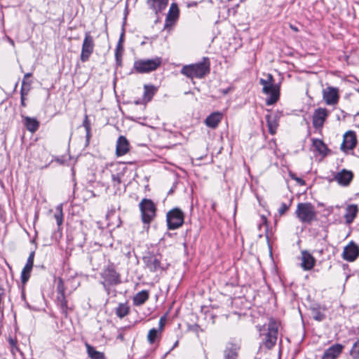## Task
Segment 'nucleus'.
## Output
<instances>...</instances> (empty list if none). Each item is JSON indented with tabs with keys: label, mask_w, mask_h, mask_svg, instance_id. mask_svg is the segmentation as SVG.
I'll use <instances>...</instances> for the list:
<instances>
[{
	"label": "nucleus",
	"mask_w": 359,
	"mask_h": 359,
	"mask_svg": "<svg viewBox=\"0 0 359 359\" xmlns=\"http://www.w3.org/2000/svg\"><path fill=\"white\" fill-rule=\"evenodd\" d=\"M210 72V62L207 57H204L201 62L184 65L182 69L181 73L188 78H203L205 75L208 74Z\"/></svg>",
	"instance_id": "obj_1"
},
{
	"label": "nucleus",
	"mask_w": 359,
	"mask_h": 359,
	"mask_svg": "<svg viewBox=\"0 0 359 359\" xmlns=\"http://www.w3.org/2000/svg\"><path fill=\"white\" fill-rule=\"evenodd\" d=\"M100 276L103 279L101 284L108 294L111 286H116L122 283L121 275L116 271L115 264L111 262L104 266L100 273Z\"/></svg>",
	"instance_id": "obj_2"
},
{
	"label": "nucleus",
	"mask_w": 359,
	"mask_h": 359,
	"mask_svg": "<svg viewBox=\"0 0 359 359\" xmlns=\"http://www.w3.org/2000/svg\"><path fill=\"white\" fill-rule=\"evenodd\" d=\"M162 63V58L156 57L152 59H140L135 60L131 73L147 74L157 69Z\"/></svg>",
	"instance_id": "obj_3"
},
{
	"label": "nucleus",
	"mask_w": 359,
	"mask_h": 359,
	"mask_svg": "<svg viewBox=\"0 0 359 359\" xmlns=\"http://www.w3.org/2000/svg\"><path fill=\"white\" fill-rule=\"evenodd\" d=\"M142 222L150 224L156 217L157 208L151 199L144 198L139 203Z\"/></svg>",
	"instance_id": "obj_4"
},
{
	"label": "nucleus",
	"mask_w": 359,
	"mask_h": 359,
	"mask_svg": "<svg viewBox=\"0 0 359 359\" xmlns=\"http://www.w3.org/2000/svg\"><path fill=\"white\" fill-rule=\"evenodd\" d=\"M295 214L303 223L311 224L317 219L315 207L311 203H298Z\"/></svg>",
	"instance_id": "obj_5"
},
{
	"label": "nucleus",
	"mask_w": 359,
	"mask_h": 359,
	"mask_svg": "<svg viewBox=\"0 0 359 359\" xmlns=\"http://www.w3.org/2000/svg\"><path fill=\"white\" fill-rule=\"evenodd\" d=\"M184 213L179 208H174L166 214L167 226L169 230H175L181 227L184 222Z\"/></svg>",
	"instance_id": "obj_6"
},
{
	"label": "nucleus",
	"mask_w": 359,
	"mask_h": 359,
	"mask_svg": "<svg viewBox=\"0 0 359 359\" xmlns=\"http://www.w3.org/2000/svg\"><path fill=\"white\" fill-rule=\"evenodd\" d=\"M162 256L151 252H147L142 257L143 263L145 267L152 273L157 272L159 270H165L161 264Z\"/></svg>",
	"instance_id": "obj_7"
},
{
	"label": "nucleus",
	"mask_w": 359,
	"mask_h": 359,
	"mask_svg": "<svg viewBox=\"0 0 359 359\" xmlns=\"http://www.w3.org/2000/svg\"><path fill=\"white\" fill-rule=\"evenodd\" d=\"M95 42L90 32L85 33L84 39L82 43L80 60L82 62L88 61L90 55L94 51Z\"/></svg>",
	"instance_id": "obj_8"
},
{
	"label": "nucleus",
	"mask_w": 359,
	"mask_h": 359,
	"mask_svg": "<svg viewBox=\"0 0 359 359\" xmlns=\"http://www.w3.org/2000/svg\"><path fill=\"white\" fill-rule=\"evenodd\" d=\"M354 177V174L351 170L342 169L341 171L336 172L332 179L330 182L335 181L337 184L343 187H348Z\"/></svg>",
	"instance_id": "obj_9"
},
{
	"label": "nucleus",
	"mask_w": 359,
	"mask_h": 359,
	"mask_svg": "<svg viewBox=\"0 0 359 359\" xmlns=\"http://www.w3.org/2000/svg\"><path fill=\"white\" fill-rule=\"evenodd\" d=\"M278 337V325L273 319H271L268 324V331L266 334L265 346L271 348L276 344Z\"/></svg>",
	"instance_id": "obj_10"
},
{
	"label": "nucleus",
	"mask_w": 359,
	"mask_h": 359,
	"mask_svg": "<svg viewBox=\"0 0 359 359\" xmlns=\"http://www.w3.org/2000/svg\"><path fill=\"white\" fill-rule=\"evenodd\" d=\"M357 143L358 140L355 133L353 130H348L343 136V142L340 149L344 153L347 154L349 150H353L356 147Z\"/></svg>",
	"instance_id": "obj_11"
},
{
	"label": "nucleus",
	"mask_w": 359,
	"mask_h": 359,
	"mask_svg": "<svg viewBox=\"0 0 359 359\" xmlns=\"http://www.w3.org/2000/svg\"><path fill=\"white\" fill-rule=\"evenodd\" d=\"M328 116L329 111L326 108L319 107L315 109L312 116L313 127L316 129L322 128Z\"/></svg>",
	"instance_id": "obj_12"
},
{
	"label": "nucleus",
	"mask_w": 359,
	"mask_h": 359,
	"mask_svg": "<svg viewBox=\"0 0 359 359\" xmlns=\"http://www.w3.org/2000/svg\"><path fill=\"white\" fill-rule=\"evenodd\" d=\"M341 257L347 262H354L359 257V246L354 241H351L344 247Z\"/></svg>",
	"instance_id": "obj_13"
},
{
	"label": "nucleus",
	"mask_w": 359,
	"mask_h": 359,
	"mask_svg": "<svg viewBox=\"0 0 359 359\" xmlns=\"http://www.w3.org/2000/svg\"><path fill=\"white\" fill-rule=\"evenodd\" d=\"M323 98L328 105L337 104L339 99V89L332 86L325 88L323 90Z\"/></svg>",
	"instance_id": "obj_14"
},
{
	"label": "nucleus",
	"mask_w": 359,
	"mask_h": 359,
	"mask_svg": "<svg viewBox=\"0 0 359 359\" xmlns=\"http://www.w3.org/2000/svg\"><path fill=\"white\" fill-rule=\"evenodd\" d=\"M267 91H262L263 93L269 95V97L266 99V104L268 106L276 104L280 97V86L275 83V81L267 88Z\"/></svg>",
	"instance_id": "obj_15"
},
{
	"label": "nucleus",
	"mask_w": 359,
	"mask_h": 359,
	"mask_svg": "<svg viewBox=\"0 0 359 359\" xmlns=\"http://www.w3.org/2000/svg\"><path fill=\"white\" fill-rule=\"evenodd\" d=\"M180 15V10L179 8L175 3H172L170 7L168 13L165 18V21L164 24V29H166L169 27H172L175 25Z\"/></svg>",
	"instance_id": "obj_16"
},
{
	"label": "nucleus",
	"mask_w": 359,
	"mask_h": 359,
	"mask_svg": "<svg viewBox=\"0 0 359 359\" xmlns=\"http://www.w3.org/2000/svg\"><path fill=\"white\" fill-rule=\"evenodd\" d=\"M34 251H32L29 253V255L27 260V263L22 270L21 282L23 285L26 284L30 278L31 271L34 266Z\"/></svg>",
	"instance_id": "obj_17"
},
{
	"label": "nucleus",
	"mask_w": 359,
	"mask_h": 359,
	"mask_svg": "<svg viewBox=\"0 0 359 359\" xmlns=\"http://www.w3.org/2000/svg\"><path fill=\"white\" fill-rule=\"evenodd\" d=\"M301 266L304 271L311 270L316 264V259L307 250L302 251Z\"/></svg>",
	"instance_id": "obj_18"
},
{
	"label": "nucleus",
	"mask_w": 359,
	"mask_h": 359,
	"mask_svg": "<svg viewBox=\"0 0 359 359\" xmlns=\"http://www.w3.org/2000/svg\"><path fill=\"white\" fill-rule=\"evenodd\" d=\"M130 148V144L126 137L121 135L116 141V154L117 156H124L128 153Z\"/></svg>",
	"instance_id": "obj_19"
},
{
	"label": "nucleus",
	"mask_w": 359,
	"mask_h": 359,
	"mask_svg": "<svg viewBox=\"0 0 359 359\" xmlns=\"http://www.w3.org/2000/svg\"><path fill=\"white\" fill-rule=\"evenodd\" d=\"M23 120L22 123L26 129L32 133H34L39 128V121L34 117L22 116Z\"/></svg>",
	"instance_id": "obj_20"
},
{
	"label": "nucleus",
	"mask_w": 359,
	"mask_h": 359,
	"mask_svg": "<svg viewBox=\"0 0 359 359\" xmlns=\"http://www.w3.org/2000/svg\"><path fill=\"white\" fill-rule=\"evenodd\" d=\"M358 211L359 208L355 204H351L346 207V212L344 215L346 224H350L354 221L358 213Z\"/></svg>",
	"instance_id": "obj_21"
},
{
	"label": "nucleus",
	"mask_w": 359,
	"mask_h": 359,
	"mask_svg": "<svg viewBox=\"0 0 359 359\" xmlns=\"http://www.w3.org/2000/svg\"><path fill=\"white\" fill-rule=\"evenodd\" d=\"M222 119V114L220 112H213L210 114L205 120L207 126L211 128H216Z\"/></svg>",
	"instance_id": "obj_22"
},
{
	"label": "nucleus",
	"mask_w": 359,
	"mask_h": 359,
	"mask_svg": "<svg viewBox=\"0 0 359 359\" xmlns=\"http://www.w3.org/2000/svg\"><path fill=\"white\" fill-rule=\"evenodd\" d=\"M57 306L60 308L61 313L65 318H67L69 311H72V309L69 307L67 305V301L66 299L65 294H59L56 299Z\"/></svg>",
	"instance_id": "obj_23"
},
{
	"label": "nucleus",
	"mask_w": 359,
	"mask_h": 359,
	"mask_svg": "<svg viewBox=\"0 0 359 359\" xmlns=\"http://www.w3.org/2000/svg\"><path fill=\"white\" fill-rule=\"evenodd\" d=\"M149 298V292L147 290L137 292L133 297V304L135 306L143 305Z\"/></svg>",
	"instance_id": "obj_24"
},
{
	"label": "nucleus",
	"mask_w": 359,
	"mask_h": 359,
	"mask_svg": "<svg viewBox=\"0 0 359 359\" xmlns=\"http://www.w3.org/2000/svg\"><path fill=\"white\" fill-rule=\"evenodd\" d=\"M344 346L340 344H334L324 352L325 355L332 359H337L342 353Z\"/></svg>",
	"instance_id": "obj_25"
},
{
	"label": "nucleus",
	"mask_w": 359,
	"mask_h": 359,
	"mask_svg": "<svg viewBox=\"0 0 359 359\" xmlns=\"http://www.w3.org/2000/svg\"><path fill=\"white\" fill-rule=\"evenodd\" d=\"M157 91L158 88L155 86L145 84L144 86L143 102L145 104L150 102Z\"/></svg>",
	"instance_id": "obj_26"
},
{
	"label": "nucleus",
	"mask_w": 359,
	"mask_h": 359,
	"mask_svg": "<svg viewBox=\"0 0 359 359\" xmlns=\"http://www.w3.org/2000/svg\"><path fill=\"white\" fill-rule=\"evenodd\" d=\"M148 4L150 5V7L154 10L155 13L158 15L165 9L168 4V0H149Z\"/></svg>",
	"instance_id": "obj_27"
},
{
	"label": "nucleus",
	"mask_w": 359,
	"mask_h": 359,
	"mask_svg": "<svg viewBox=\"0 0 359 359\" xmlns=\"http://www.w3.org/2000/svg\"><path fill=\"white\" fill-rule=\"evenodd\" d=\"M312 146L317 152L324 156H327L330 151L327 146L320 139H312Z\"/></svg>",
	"instance_id": "obj_28"
},
{
	"label": "nucleus",
	"mask_w": 359,
	"mask_h": 359,
	"mask_svg": "<svg viewBox=\"0 0 359 359\" xmlns=\"http://www.w3.org/2000/svg\"><path fill=\"white\" fill-rule=\"evenodd\" d=\"M239 347L235 344H229L224 351V359H237Z\"/></svg>",
	"instance_id": "obj_29"
},
{
	"label": "nucleus",
	"mask_w": 359,
	"mask_h": 359,
	"mask_svg": "<svg viewBox=\"0 0 359 359\" xmlns=\"http://www.w3.org/2000/svg\"><path fill=\"white\" fill-rule=\"evenodd\" d=\"M265 118L266 121L269 133L271 135H275L276 133V129L278 126L276 118L275 116H272L270 114H267L266 115Z\"/></svg>",
	"instance_id": "obj_30"
},
{
	"label": "nucleus",
	"mask_w": 359,
	"mask_h": 359,
	"mask_svg": "<svg viewBox=\"0 0 359 359\" xmlns=\"http://www.w3.org/2000/svg\"><path fill=\"white\" fill-rule=\"evenodd\" d=\"M130 308L128 303H119L118 306L115 309V313L119 318H123L130 313Z\"/></svg>",
	"instance_id": "obj_31"
},
{
	"label": "nucleus",
	"mask_w": 359,
	"mask_h": 359,
	"mask_svg": "<svg viewBox=\"0 0 359 359\" xmlns=\"http://www.w3.org/2000/svg\"><path fill=\"white\" fill-rule=\"evenodd\" d=\"M86 351L88 357L90 359H106L104 353L95 350V347L88 344H86Z\"/></svg>",
	"instance_id": "obj_32"
},
{
	"label": "nucleus",
	"mask_w": 359,
	"mask_h": 359,
	"mask_svg": "<svg viewBox=\"0 0 359 359\" xmlns=\"http://www.w3.org/2000/svg\"><path fill=\"white\" fill-rule=\"evenodd\" d=\"M82 126L86 130V147H87L90 143V140L91 137V127H90V121L88 118V116L85 114L84 119L82 123Z\"/></svg>",
	"instance_id": "obj_33"
},
{
	"label": "nucleus",
	"mask_w": 359,
	"mask_h": 359,
	"mask_svg": "<svg viewBox=\"0 0 359 359\" xmlns=\"http://www.w3.org/2000/svg\"><path fill=\"white\" fill-rule=\"evenodd\" d=\"M54 217L56 220L57 226H61L63 222V212L61 204L56 207V212L54 215Z\"/></svg>",
	"instance_id": "obj_34"
},
{
	"label": "nucleus",
	"mask_w": 359,
	"mask_h": 359,
	"mask_svg": "<svg viewBox=\"0 0 359 359\" xmlns=\"http://www.w3.org/2000/svg\"><path fill=\"white\" fill-rule=\"evenodd\" d=\"M274 81L273 76L271 74L267 75V79H260L259 83L263 86L262 91H267V88Z\"/></svg>",
	"instance_id": "obj_35"
},
{
	"label": "nucleus",
	"mask_w": 359,
	"mask_h": 359,
	"mask_svg": "<svg viewBox=\"0 0 359 359\" xmlns=\"http://www.w3.org/2000/svg\"><path fill=\"white\" fill-rule=\"evenodd\" d=\"M311 313L313 318L316 321L320 322L325 319V313H322L318 309L312 308Z\"/></svg>",
	"instance_id": "obj_36"
},
{
	"label": "nucleus",
	"mask_w": 359,
	"mask_h": 359,
	"mask_svg": "<svg viewBox=\"0 0 359 359\" xmlns=\"http://www.w3.org/2000/svg\"><path fill=\"white\" fill-rule=\"evenodd\" d=\"M350 355L353 359H359V338L353 344L350 351Z\"/></svg>",
	"instance_id": "obj_37"
},
{
	"label": "nucleus",
	"mask_w": 359,
	"mask_h": 359,
	"mask_svg": "<svg viewBox=\"0 0 359 359\" xmlns=\"http://www.w3.org/2000/svg\"><path fill=\"white\" fill-rule=\"evenodd\" d=\"M158 332H160L156 328H152L149 331L147 339L149 344H152L155 342L156 339L158 337Z\"/></svg>",
	"instance_id": "obj_38"
},
{
	"label": "nucleus",
	"mask_w": 359,
	"mask_h": 359,
	"mask_svg": "<svg viewBox=\"0 0 359 359\" xmlns=\"http://www.w3.org/2000/svg\"><path fill=\"white\" fill-rule=\"evenodd\" d=\"M57 295L65 294V283H64L63 280L61 278H59L58 281H57Z\"/></svg>",
	"instance_id": "obj_39"
},
{
	"label": "nucleus",
	"mask_w": 359,
	"mask_h": 359,
	"mask_svg": "<svg viewBox=\"0 0 359 359\" xmlns=\"http://www.w3.org/2000/svg\"><path fill=\"white\" fill-rule=\"evenodd\" d=\"M113 186L117 187V189L119 188L120 184H121V175L118 174H113L111 175Z\"/></svg>",
	"instance_id": "obj_40"
},
{
	"label": "nucleus",
	"mask_w": 359,
	"mask_h": 359,
	"mask_svg": "<svg viewBox=\"0 0 359 359\" xmlns=\"http://www.w3.org/2000/svg\"><path fill=\"white\" fill-rule=\"evenodd\" d=\"M126 14L125 15V17L123 18V25H122L121 33L120 34L119 39H118V41L117 44L123 45V43L124 38H125V25H126Z\"/></svg>",
	"instance_id": "obj_41"
},
{
	"label": "nucleus",
	"mask_w": 359,
	"mask_h": 359,
	"mask_svg": "<svg viewBox=\"0 0 359 359\" xmlns=\"http://www.w3.org/2000/svg\"><path fill=\"white\" fill-rule=\"evenodd\" d=\"M290 206V204H286L285 203H282L280 208H278V212L279 213L280 215H284L287 211V210L289 209Z\"/></svg>",
	"instance_id": "obj_42"
},
{
	"label": "nucleus",
	"mask_w": 359,
	"mask_h": 359,
	"mask_svg": "<svg viewBox=\"0 0 359 359\" xmlns=\"http://www.w3.org/2000/svg\"><path fill=\"white\" fill-rule=\"evenodd\" d=\"M123 52V46L121 44H117L115 49V56H122Z\"/></svg>",
	"instance_id": "obj_43"
},
{
	"label": "nucleus",
	"mask_w": 359,
	"mask_h": 359,
	"mask_svg": "<svg viewBox=\"0 0 359 359\" xmlns=\"http://www.w3.org/2000/svg\"><path fill=\"white\" fill-rule=\"evenodd\" d=\"M290 175L291 178L295 180L299 185H305L306 182L302 178L297 177L294 174H290Z\"/></svg>",
	"instance_id": "obj_44"
},
{
	"label": "nucleus",
	"mask_w": 359,
	"mask_h": 359,
	"mask_svg": "<svg viewBox=\"0 0 359 359\" xmlns=\"http://www.w3.org/2000/svg\"><path fill=\"white\" fill-rule=\"evenodd\" d=\"M31 89H29L28 87L21 86L20 88V97H27Z\"/></svg>",
	"instance_id": "obj_45"
},
{
	"label": "nucleus",
	"mask_w": 359,
	"mask_h": 359,
	"mask_svg": "<svg viewBox=\"0 0 359 359\" xmlns=\"http://www.w3.org/2000/svg\"><path fill=\"white\" fill-rule=\"evenodd\" d=\"M165 320H165V316H162V317L160 318V320H159V323H158V324H159V328H158V330L160 332H162V330H163V327H164V326H165Z\"/></svg>",
	"instance_id": "obj_46"
},
{
	"label": "nucleus",
	"mask_w": 359,
	"mask_h": 359,
	"mask_svg": "<svg viewBox=\"0 0 359 359\" xmlns=\"http://www.w3.org/2000/svg\"><path fill=\"white\" fill-rule=\"evenodd\" d=\"M8 343H9V344L11 346L12 348L18 349V347H17V340L15 339H13L12 337H9L8 339Z\"/></svg>",
	"instance_id": "obj_47"
},
{
	"label": "nucleus",
	"mask_w": 359,
	"mask_h": 359,
	"mask_svg": "<svg viewBox=\"0 0 359 359\" xmlns=\"http://www.w3.org/2000/svg\"><path fill=\"white\" fill-rule=\"evenodd\" d=\"M32 81H30V80H25V79H22V86H25V87H28L29 89H31L32 88Z\"/></svg>",
	"instance_id": "obj_48"
},
{
	"label": "nucleus",
	"mask_w": 359,
	"mask_h": 359,
	"mask_svg": "<svg viewBox=\"0 0 359 359\" xmlns=\"http://www.w3.org/2000/svg\"><path fill=\"white\" fill-rule=\"evenodd\" d=\"M116 63L118 66L122 65V56H115Z\"/></svg>",
	"instance_id": "obj_49"
},
{
	"label": "nucleus",
	"mask_w": 359,
	"mask_h": 359,
	"mask_svg": "<svg viewBox=\"0 0 359 359\" xmlns=\"http://www.w3.org/2000/svg\"><path fill=\"white\" fill-rule=\"evenodd\" d=\"M26 99H27V97H20V105L22 107H27V104L25 102Z\"/></svg>",
	"instance_id": "obj_50"
},
{
	"label": "nucleus",
	"mask_w": 359,
	"mask_h": 359,
	"mask_svg": "<svg viewBox=\"0 0 359 359\" xmlns=\"http://www.w3.org/2000/svg\"><path fill=\"white\" fill-rule=\"evenodd\" d=\"M231 88H227L226 89H222L220 90L219 91L223 94V95H226L228 94L230 91H231Z\"/></svg>",
	"instance_id": "obj_51"
},
{
	"label": "nucleus",
	"mask_w": 359,
	"mask_h": 359,
	"mask_svg": "<svg viewBox=\"0 0 359 359\" xmlns=\"http://www.w3.org/2000/svg\"><path fill=\"white\" fill-rule=\"evenodd\" d=\"M32 73H26L24 76L23 79L28 80L29 78L32 77Z\"/></svg>",
	"instance_id": "obj_52"
},
{
	"label": "nucleus",
	"mask_w": 359,
	"mask_h": 359,
	"mask_svg": "<svg viewBox=\"0 0 359 359\" xmlns=\"http://www.w3.org/2000/svg\"><path fill=\"white\" fill-rule=\"evenodd\" d=\"M134 103L136 104V105H138V104H145L144 102H143V99L142 100H137L135 101H134Z\"/></svg>",
	"instance_id": "obj_53"
},
{
	"label": "nucleus",
	"mask_w": 359,
	"mask_h": 359,
	"mask_svg": "<svg viewBox=\"0 0 359 359\" xmlns=\"http://www.w3.org/2000/svg\"><path fill=\"white\" fill-rule=\"evenodd\" d=\"M196 5H197V3L195 1L189 2L187 4V7L196 6Z\"/></svg>",
	"instance_id": "obj_54"
},
{
	"label": "nucleus",
	"mask_w": 359,
	"mask_h": 359,
	"mask_svg": "<svg viewBox=\"0 0 359 359\" xmlns=\"http://www.w3.org/2000/svg\"><path fill=\"white\" fill-rule=\"evenodd\" d=\"M261 219H262V224H266L267 219H266V217L265 216L262 215L261 217Z\"/></svg>",
	"instance_id": "obj_55"
},
{
	"label": "nucleus",
	"mask_w": 359,
	"mask_h": 359,
	"mask_svg": "<svg viewBox=\"0 0 359 359\" xmlns=\"http://www.w3.org/2000/svg\"><path fill=\"white\" fill-rule=\"evenodd\" d=\"M178 345V341H176L175 343L174 344L173 346L170 348V350L168 351V353L170 351H171L172 350H173L175 347H177Z\"/></svg>",
	"instance_id": "obj_56"
},
{
	"label": "nucleus",
	"mask_w": 359,
	"mask_h": 359,
	"mask_svg": "<svg viewBox=\"0 0 359 359\" xmlns=\"http://www.w3.org/2000/svg\"><path fill=\"white\" fill-rule=\"evenodd\" d=\"M117 339H119L120 340L123 341L124 339V336L123 334H119L117 337Z\"/></svg>",
	"instance_id": "obj_57"
},
{
	"label": "nucleus",
	"mask_w": 359,
	"mask_h": 359,
	"mask_svg": "<svg viewBox=\"0 0 359 359\" xmlns=\"http://www.w3.org/2000/svg\"><path fill=\"white\" fill-rule=\"evenodd\" d=\"M321 359H332L330 357H328L327 355H325V353H323V356H322V358Z\"/></svg>",
	"instance_id": "obj_58"
},
{
	"label": "nucleus",
	"mask_w": 359,
	"mask_h": 359,
	"mask_svg": "<svg viewBox=\"0 0 359 359\" xmlns=\"http://www.w3.org/2000/svg\"><path fill=\"white\" fill-rule=\"evenodd\" d=\"M290 27L292 28V29H293L294 31L295 32H297L298 31V29L296 27H294L292 25H290Z\"/></svg>",
	"instance_id": "obj_59"
},
{
	"label": "nucleus",
	"mask_w": 359,
	"mask_h": 359,
	"mask_svg": "<svg viewBox=\"0 0 359 359\" xmlns=\"http://www.w3.org/2000/svg\"><path fill=\"white\" fill-rule=\"evenodd\" d=\"M316 252H317L318 253H319L320 255H322V254L323 253V249H321V250H316Z\"/></svg>",
	"instance_id": "obj_60"
},
{
	"label": "nucleus",
	"mask_w": 359,
	"mask_h": 359,
	"mask_svg": "<svg viewBox=\"0 0 359 359\" xmlns=\"http://www.w3.org/2000/svg\"><path fill=\"white\" fill-rule=\"evenodd\" d=\"M9 41L13 46L14 45V41L12 39H9Z\"/></svg>",
	"instance_id": "obj_61"
},
{
	"label": "nucleus",
	"mask_w": 359,
	"mask_h": 359,
	"mask_svg": "<svg viewBox=\"0 0 359 359\" xmlns=\"http://www.w3.org/2000/svg\"><path fill=\"white\" fill-rule=\"evenodd\" d=\"M262 225V224H259V229L261 228Z\"/></svg>",
	"instance_id": "obj_62"
}]
</instances>
